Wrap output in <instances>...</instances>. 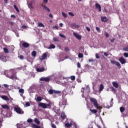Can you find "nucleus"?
I'll return each instance as SVG.
<instances>
[{
    "label": "nucleus",
    "instance_id": "1a4fd4ad",
    "mask_svg": "<svg viewBox=\"0 0 128 128\" xmlns=\"http://www.w3.org/2000/svg\"><path fill=\"white\" fill-rule=\"evenodd\" d=\"M73 34L77 40H82V36H80V35L74 32L73 33Z\"/></svg>",
    "mask_w": 128,
    "mask_h": 128
},
{
    "label": "nucleus",
    "instance_id": "c756f323",
    "mask_svg": "<svg viewBox=\"0 0 128 128\" xmlns=\"http://www.w3.org/2000/svg\"><path fill=\"white\" fill-rule=\"evenodd\" d=\"M125 110L126 109L124 108V107L121 106L120 108V112H124Z\"/></svg>",
    "mask_w": 128,
    "mask_h": 128
},
{
    "label": "nucleus",
    "instance_id": "49530a36",
    "mask_svg": "<svg viewBox=\"0 0 128 128\" xmlns=\"http://www.w3.org/2000/svg\"><path fill=\"white\" fill-rule=\"evenodd\" d=\"M124 56L125 58H128V53L124 52Z\"/></svg>",
    "mask_w": 128,
    "mask_h": 128
},
{
    "label": "nucleus",
    "instance_id": "e2e57ef3",
    "mask_svg": "<svg viewBox=\"0 0 128 128\" xmlns=\"http://www.w3.org/2000/svg\"><path fill=\"white\" fill-rule=\"evenodd\" d=\"M49 16L50 18H54V16H52V14H49Z\"/></svg>",
    "mask_w": 128,
    "mask_h": 128
},
{
    "label": "nucleus",
    "instance_id": "5fc2aeb1",
    "mask_svg": "<svg viewBox=\"0 0 128 128\" xmlns=\"http://www.w3.org/2000/svg\"><path fill=\"white\" fill-rule=\"evenodd\" d=\"M77 66H78V68H80V64L79 62H78L77 63Z\"/></svg>",
    "mask_w": 128,
    "mask_h": 128
},
{
    "label": "nucleus",
    "instance_id": "f3484780",
    "mask_svg": "<svg viewBox=\"0 0 128 128\" xmlns=\"http://www.w3.org/2000/svg\"><path fill=\"white\" fill-rule=\"evenodd\" d=\"M2 100H10V98L6 96H2Z\"/></svg>",
    "mask_w": 128,
    "mask_h": 128
},
{
    "label": "nucleus",
    "instance_id": "052dcab7",
    "mask_svg": "<svg viewBox=\"0 0 128 128\" xmlns=\"http://www.w3.org/2000/svg\"><path fill=\"white\" fill-rule=\"evenodd\" d=\"M44 4H48V0H43Z\"/></svg>",
    "mask_w": 128,
    "mask_h": 128
},
{
    "label": "nucleus",
    "instance_id": "6ab92c4d",
    "mask_svg": "<svg viewBox=\"0 0 128 128\" xmlns=\"http://www.w3.org/2000/svg\"><path fill=\"white\" fill-rule=\"evenodd\" d=\"M43 8L44 10H46V12H50V8H48L46 6H44Z\"/></svg>",
    "mask_w": 128,
    "mask_h": 128
},
{
    "label": "nucleus",
    "instance_id": "393cba45",
    "mask_svg": "<svg viewBox=\"0 0 128 128\" xmlns=\"http://www.w3.org/2000/svg\"><path fill=\"white\" fill-rule=\"evenodd\" d=\"M32 56H34V58H36V51H33L32 52Z\"/></svg>",
    "mask_w": 128,
    "mask_h": 128
},
{
    "label": "nucleus",
    "instance_id": "5701e85b",
    "mask_svg": "<svg viewBox=\"0 0 128 128\" xmlns=\"http://www.w3.org/2000/svg\"><path fill=\"white\" fill-rule=\"evenodd\" d=\"M34 122H36V124H40V122L38 118L34 119Z\"/></svg>",
    "mask_w": 128,
    "mask_h": 128
},
{
    "label": "nucleus",
    "instance_id": "9b49d317",
    "mask_svg": "<svg viewBox=\"0 0 128 128\" xmlns=\"http://www.w3.org/2000/svg\"><path fill=\"white\" fill-rule=\"evenodd\" d=\"M119 62H120V64H126V61L124 58V57H120L119 58Z\"/></svg>",
    "mask_w": 128,
    "mask_h": 128
},
{
    "label": "nucleus",
    "instance_id": "a18cd8bd",
    "mask_svg": "<svg viewBox=\"0 0 128 128\" xmlns=\"http://www.w3.org/2000/svg\"><path fill=\"white\" fill-rule=\"evenodd\" d=\"M123 50H124V52H128V46L125 48H123Z\"/></svg>",
    "mask_w": 128,
    "mask_h": 128
},
{
    "label": "nucleus",
    "instance_id": "2eb2a0df",
    "mask_svg": "<svg viewBox=\"0 0 128 128\" xmlns=\"http://www.w3.org/2000/svg\"><path fill=\"white\" fill-rule=\"evenodd\" d=\"M71 28H80V26L76 24V23H73L71 24Z\"/></svg>",
    "mask_w": 128,
    "mask_h": 128
},
{
    "label": "nucleus",
    "instance_id": "c9c22d12",
    "mask_svg": "<svg viewBox=\"0 0 128 128\" xmlns=\"http://www.w3.org/2000/svg\"><path fill=\"white\" fill-rule=\"evenodd\" d=\"M54 90H52V89L49 90V94H54Z\"/></svg>",
    "mask_w": 128,
    "mask_h": 128
},
{
    "label": "nucleus",
    "instance_id": "58836bf2",
    "mask_svg": "<svg viewBox=\"0 0 128 128\" xmlns=\"http://www.w3.org/2000/svg\"><path fill=\"white\" fill-rule=\"evenodd\" d=\"M32 126H33L34 128H41L40 126H38L36 124H33Z\"/></svg>",
    "mask_w": 128,
    "mask_h": 128
},
{
    "label": "nucleus",
    "instance_id": "4468645a",
    "mask_svg": "<svg viewBox=\"0 0 128 128\" xmlns=\"http://www.w3.org/2000/svg\"><path fill=\"white\" fill-rule=\"evenodd\" d=\"M1 106L4 110H10V106H8V104H3V105H2Z\"/></svg>",
    "mask_w": 128,
    "mask_h": 128
},
{
    "label": "nucleus",
    "instance_id": "864d4df0",
    "mask_svg": "<svg viewBox=\"0 0 128 128\" xmlns=\"http://www.w3.org/2000/svg\"><path fill=\"white\" fill-rule=\"evenodd\" d=\"M86 30H88V32H90V28H88V26H86Z\"/></svg>",
    "mask_w": 128,
    "mask_h": 128
},
{
    "label": "nucleus",
    "instance_id": "b1692460",
    "mask_svg": "<svg viewBox=\"0 0 128 128\" xmlns=\"http://www.w3.org/2000/svg\"><path fill=\"white\" fill-rule=\"evenodd\" d=\"M90 112H91L92 114H96L98 112V110L96 109H94V110L90 109Z\"/></svg>",
    "mask_w": 128,
    "mask_h": 128
},
{
    "label": "nucleus",
    "instance_id": "9d476101",
    "mask_svg": "<svg viewBox=\"0 0 128 128\" xmlns=\"http://www.w3.org/2000/svg\"><path fill=\"white\" fill-rule=\"evenodd\" d=\"M44 68H36V70L38 72H44Z\"/></svg>",
    "mask_w": 128,
    "mask_h": 128
},
{
    "label": "nucleus",
    "instance_id": "ddd939ff",
    "mask_svg": "<svg viewBox=\"0 0 128 128\" xmlns=\"http://www.w3.org/2000/svg\"><path fill=\"white\" fill-rule=\"evenodd\" d=\"M112 64H116V66H120V68H122V66H120V64L118 62H116L114 60H112L111 61Z\"/></svg>",
    "mask_w": 128,
    "mask_h": 128
},
{
    "label": "nucleus",
    "instance_id": "bf43d9fd",
    "mask_svg": "<svg viewBox=\"0 0 128 128\" xmlns=\"http://www.w3.org/2000/svg\"><path fill=\"white\" fill-rule=\"evenodd\" d=\"M111 89L112 90V92H116V88H114L112 87Z\"/></svg>",
    "mask_w": 128,
    "mask_h": 128
},
{
    "label": "nucleus",
    "instance_id": "72a5a7b5",
    "mask_svg": "<svg viewBox=\"0 0 128 128\" xmlns=\"http://www.w3.org/2000/svg\"><path fill=\"white\" fill-rule=\"evenodd\" d=\"M4 52L6 54H8V49L7 48H4Z\"/></svg>",
    "mask_w": 128,
    "mask_h": 128
},
{
    "label": "nucleus",
    "instance_id": "4d7b16f0",
    "mask_svg": "<svg viewBox=\"0 0 128 128\" xmlns=\"http://www.w3.org/2000/svg\"><path fill=\"white\" fill-rule=\"evenodd\" d=\"M96 58H100V56H98V53L96 54Z\"/></svg>",
    "mask_w": 128,
    "mask_h": 128
},
{
    "label": "nucleus",
    "instance_id": "f8f14e48",
    "mask_svg": "<svg viewBox=\"0 0 128 128\" xmlns=\"http://www.w3.org/2000/svg\"><path fill=\"white\" fill-rule=\"evenodd\" d=\"M95 6L96 10H98V12H102V6L98 3H96L95 4Z\"/></svg>",
    "mask_w": 128,
    "mask_h": 128
},
{
    "label": "nucleus",
    "instance_id": "3c124183",
    "mask_svg": "<svg viewBox=\"0 0 128 128\" xmlns=\"http://www.w3.org/2000/svg\"><path fill=\"white\" fill-rule=\"evenodd\" d=\"M28 122H32V119H28L27 120Z\"/></svg>",
    "mask_w": 128,
    "mask_h": 128
},
{
    "label": "nucleus",
    "instance_id": "f704fd0d",
    "mask_svg": "<svg viewBox=\"0 0 128 128\" xmlns=\"http://www.w3.org/2000/svg\"><path fill=\"white\" fill-rule=\"evenodd\" d=\"M59 36H60V38H66V36H64V34H60Z\"/></svg>",
    "mask_w": 128,
    "mask_h": 128
},
{
    "label": "nucleus",
    "instance_id": "bb28decb",
    "mask_svg": "<svg viewBox=\"0 0 128 128\" xmlns=\"http://www.w3.org/2000/svg\"><path fill=\"white\" fill-rule=\"evenodd\" d=\"M18 92L20 94H24V90L22 88L20 89Z\"/></svg>",
    "mask_w": 128,
    "mask_h": 128
},
{
    "label": "nucleus",
    "instance_id": "c03bdc74",
    "mask_svg": "<svg viewBox=\"0 0 128 128\" xmlns=\"http://www.w3.org/2000/svg\"><path fill=\"white\" fill-rule=\"evenodd\" d=\"M64 51L65 52H70V48L68 47H65Z\"/></svg>",
    "mask_w": 128,
    "mask_h": 128
},
{
    "label": "nucleus",
    "instance_id": "39448f33",
    "mask_svg": "<svg viewBox=\"0 0 128 128\" xmlns=\"http://www.w3.org/2000/svg\"><path fill=\"white\" fill-rule=\"evenodd\" d=\"M66 100L62 99L61 100V102H59V106L61 108L62 107V106H66Z\"/></svg>",
    "mask_w": 128,
    "mask_h": 128
},
{
    "label": "nucleus",
    "instance_id": "423d86ee",
    "mask_svg": "<svg viewBox=\"0 0 128 128\" xmlns=\"http://www.w3.org/2000/svg\"><path fill=\"white\" fill-rule=\"evenodd\" d=\"M22 46L23 48H30V44L24 42L22 43Z\"/></svg>",
    "mask_w": 128,
    "mask_h": 128
},
{
    "label": "nucleus",
    "instance_id": "f03ea898",
    "mask_svg": "<svg viewBox=\"0 0 128 128\" xmlns=\"http://www.w3.org/2000/svg\"><path fill=\"white\" fill-rule=\"evenodd\" d=\"M51 106L52 104L50 103L46 104V103L40 102L38 104V106H40L41 108H48V106L50 107Z\"/></svg>",
    "mask_w": 128,
    "mask_h": 128
},
{
    "label": "nucleus",
    "instance_id": "473e14b6",
    "mask_svg": "<svg viewBox=\"0 0 128 128\" xmlns=\"http://www.w3.org/2000/svg\"><path fill=\"white\" fill-rule=\"evenodd\" d=\"M78 56L79 58H84V54L82 53H79L78 54Z\"/></svg>",
    "mask_w": 128,
    "mask_h": 128
},
{
    "label": "nucleus",
    "instance_id": "ea45409f",
    "mask_svg": "<svg viewBox=\"0 0 128 128\" xmlns=\"http://www.w3.org/2000/svg\"><path fill=\"white\" fill-rule=\"evenodd\" d=\"M70 78L72 80H75L76 76H71Z\"/></svg>",
    "mask_w": 128,
    "mask_h": 128
},
{
    "label": "nucleus",
    "instance_id": "dca6fc26",
    "mask_svg": "<svg viewBox=\"0 0 128 128\" xmlns=\"http://www.w3.org/2000/svg\"><path fill=\"white\" fill-rule=\"evenodd\" d=\"M48 56L46 55V53H44L43 55L42 56V58H40V60H46Z\"/></svg>",
    "mask_w": 128,
    "mask_h": 128
},
{
    "label": "nucleus",
    "instance_id": "f257e3e1",
    "mask_svg": "<svg viewBox=\"0 0 128 128\" xmlns=\"http://www.w3.org/2000/svg\"><path fill=\"white\" fill-rule=\"evenodd\" d=\"M90 102H92V104H94V106H95L97 110H100V106H98V100H96V99L94 98H90Z\"/></svg>",
    "mask_w": 128,
    "mask_h": 128
},
{
    "label": "nucleus",
    "instance_id": "e433bc0d",
    "mask_svg": "<svg viewBox=\"0 0 128 128\" xmlns=\"http://www.w3.org/2000/svg\"><path fill=\"white\" fill-rule=\"evenodd\" d=\"M53 40L56 42H58L60 40L58 39V38L55 37L53 38Z\"/></svg>",
    "mask_w": 128,
    "mask_h": 128
},
{
    "label": "nucleus",
    "instance_id": "7ed1b4c3",
    "mask_svg": "<svg viewBox=\"0 0 128 128\" xmlns=\"http://www.w3.org/2000/svg\"><path fill=\"white\" fill-rule=\"evenodd\" d=\"M14 110L17 114H24V110H22V108H20V107L14 108Z\"/></svg>",
    "mask_w": 128,
    "mask_h": 128
},
{
    "label": "nucleus",
    "instance_id": "37998d69",
    "mask_svg": "<svg viewBox=\"0 0 128 128\" xmlns=\"http://www.w3.org/2000/svg\"><path fill=\"white\" fill-rule=\"evenodd\" d=\"M62 92L60 90H54V94H60Z\"/></svg>",
    "mask_w": 128,
    "mask_h": 128
},
{
    "label": "nucleus",
    "instance_id": "8fccbe9b",
    "mask_svg": "<svg viewBox=\"0 0 128 128\" xmlns=\"http://www.w3.org/2000/svg\"><path fill=\"white\" fill-rule=\"evenodd\" d=\"M104 35L106 36V38H108L110 36V34H108V32H106L104 34Z\"/></svg>",
    "mask_w": 128,
    "mask_h": 128
},
{
    "label": "nucleus",
    "instance_id": "0e129e2a",
    "mask_svg": "<svg viewBox=\"0 0 128 128\" xmlns=\"http://www.w3.org/2000/svg\"><path fill=\"white\" fill-rule=\"evenodd\" d=\"M4 88H8V85L6 84H4Z\"/></svg>",
    "mask_w": 128,
    "mask_h": 128
},
{
    "label": "nucleus",
    "instance_id": "4be33fe9",
    "mask_svg": "<svg viewBox=\"0 0 128 128\" xmlns=\"http://www.w3.org/2000/svg\"><path fill=\"white\" fill-rule=\"evenodd\" d=\"M28 6L29 8H34V6H32V1L28 4Z\"/></svg>",
    "mask_w": 128,
    "mask_h": 128
},
{
    "label": "nucleus",
    "instance_id": "69168bd1",
    "mask_svg": "<svg viewBox=\"0 0 128 128\" xmlns=\"http://www.w3.org/2000/svg\"><path fill=\"white\" fill-rule=\"evenodd\" d=\"M88 62H94V60H92V59H90V60H88Z\"/></svg>",
    "mask_w": 128,
    "mask_h": 128
},
{
    "label": "nucleus",
    "instance_id": "7c9ffc66",
    "mask_svg": "<svg viewBox=\"0 0 128 128\" xmlns=\"http://www.w3.org/2000/svg\"><path fill=\"white\" fill-rule=\"evenodd\" d=\"M14 8H15L18 12H20V10H18V7L16 6V5H14Z\"/></svg>",
    "mask_w": 128,
    "mask_h": 128
},
{
    "label": "nucleus",
    "instance_id": "a19ab883",
    "mask_svg": "<svg viewBox=\"0 0 128 128\" xmlns=\"http://www.w3.org/2000/svg\"><path fill=\"white\" fill-rule=\"evenodd\" d=\"M96 30H97V32H100L101 30H100V28H98V27H96Z\"/></svg>",
    "mask_w": 128,
    "mask_h": 128
},
{
    "label": "nucleus",
    "instance_id": "de8ad7c7",
    "mask_svg": "<svg viewBox=\"0 0 128 128\" xmlns=\"http://www.w3.org/2000/svg\"><path fill=\"white\" fill-rule=\"evenodd\" d=\"M26 106H30V102H27L26 103Z\"/></svg>",
    "mask_w": 128,
    "mask_h": 128
},
{
    "label": "nucleus",
    "instance_id": "cd10ccee",
    "mask_svg": "<svg viewBox=\"0 0 128 128\" xmlns=\"http://www.w3.org/2000/svg\"><path fill=\"white\" fill-rule=\"evenodd\" d=\"M49 50L50 48H56V46H54V44H52L50 46L48 47Z\"/></svg>",
    "mask_w": 128,
    "mask_h": 128
},
{
    "label": "nucleus",
    "instance_id": "a878e982",
    "mask_svg": "<svg viewBox=\"0 0 128 128\" xmlns=\"http://www.w3.org/2000/svg\"><path fill=\"white\" fill-rule=\"evenodd\" d=\"M104 84H100V89H99L100 92H102V90H104Z\"/></svg>",
    "mask_w": 128,
    "mask_h": 128
},
{
    "label": "nucleus",
    "instance_id": "13d9d810",
    "mask_svg": "<svg viewBox=\"0 0 128 128\" xmlns=\"http://www.w3.org/2000/svg\"><path fill=\"white\" fill-rule=\"evenodd\" d=\"M104 56H108V54L106 52H104Z\"/></svg>",
    "mask_w": 128,
    "mask_h": 128
},
{
    "label": "nucleus",
    "instance_id": "680f3d73",
    "mask_svg": "<svg viewBox=\"0 0 128 128\" xmlns=\"http://www.w3.org/2000/svg\"><path fill=\"white\" fill-rule=\"evenodd\" d=\"M8 24L10 26H14V22H9Z\"/></svg>",
    "mask_w": 128,
    "mask_h": 128
},
{
    "label": "nucleus",
    "instance_id": "774afa93",
    "mask_svg": "<svg viewBox=\"0 0 128 128\" xmlns=\"http://www.w3.org/2000/svg\"><path fill=\"white\" fill-rule=\"evenodd\" d=\"M22 28H26V26H24V25H23V26H22Z\"/></svg>",
    "mask_w": 128,
    "mask_h": 128
},
{
    "label": "nucleus",
    "instance_id": "aec40b11",
    "mask_svg": "<svg viewBox=\"0 0 128 128\" xmlns=\"http://www.w3.org/2000/svg\"><path fill=\"white\" fill-rule=\"evenodd\" d=\"M112 86H114V88H118V84L116 83V82H112Z\"/></svg>",
    "mask_w": 128,
    "mask_h": 128
},
{
    "label": "nucleus",
    "instance_id": "0eeeda50",
    "mask_svg": "<svg viewBox=\"0 0 128 128\" xmlns=\"http://www.w3.org/2000/svg\"><path fill=\"white\" fill-rule=\"evenodd\" d=\"M101 21L102 22H108V18L106 16H101Z\"/></svg>",
    "mask_w": 128,
    "mask_h": 128
},
{
    "label": "nucleus",
    "instance_id": "79ce46f5",
    "mask_svg": "<svg viewBox=\"0 0 128 128\" xmlns=\"http://www.w3.org/2000/svg\"><path fill=\"white\" fill-rule=\"evenodd\" d=\"M68 14L71 16H74V14L72 12H68Z\"/></svg>",
    "mask_w": 128,
    "mask_h": 128
},
{
    "label": "nucleus",
    "instance_id": "338daca9",
    "mask_svg": "<svg viewBox=\"0 0 128 128\" xmlns=\"http://www.w3.org/2000/svg\"><path fill=\"white\" fill-rule=\"evenodd\" d=\"M53 28H56V30H58V28L57 27V26H54Z\"/></svg>",
    "mask_w": 128,
    "mask_h": 128
},
{
    "label": "nucleus",
    "instance_id": "09e8293b",
    "mask_svg": "<svg viewBox=\"0 0 128 128\" xmlns=\"http://www.w3.org/2000/svg\"><path fill=\"white\" fill-rule=\"evenodd\" d=\"M52 128H56V124H52Z\"/></svg>",
    "mask_w": 128,
    "mask_h": 128
},
{
    "label": "nucleus",
    "instance_id": "20e7f679",
    "mask_svg": "<svg viewBox=\"0 0 128 128\" xmlns=\"http://www.w3.org/2000/svg\"><path fill=\"white\" fill-rule=\"evenodd\" d=\"M7 76L9 78H10V80H14L18 79V77H16V74H14V73L12 74V76L8 75Z\"/></svg>",
    "mask_w": 128,
    "mask_h": 128
},
{
    "label": "nucleus",
    "instance_id": "6e6552de",
    "mask_svg": "<svg viewBox=\"0 0 128 128\" xmlns=\"http://www.w3.org/2000/svg\"><path fill=\"white\" fill-rule=\"evenodd\" d=\"M50 80V79L49 78L42 77L40 78V80H41V82H48Z\"/></svg>",
    "mask_w": 128,
    "mask_h": 128
},
{
    "label": "nucleus",
    "instance_id": "6e6d98bb",
    "mask_svg": "<svg viewBox=\"0 0 128 128\" xmlns=\"http://www.w3.org/2000/svg\"><path fill=\"white\" fill-rule=\"evenodd\" d=\"M20 60H24V56H22V55H20Z\"/></svg>",
    "mask_w": 128,
    "mask_h": 128
},
{
    "label": "nucleus",
    "instance_id": "603ef678",
    "mask_svg": "<svg viewBox=\"0 0 128 128\" xmlns=\"http://www.w3.org/2000/svg\"><path fill=\"white\" fill-rule=\"evenodd\" d=\"M114 40H116V39L114 38H113L112 39H110V42H114Z\"/></svg>",
    "mask_w": 128,
    "mask_h": 128
},
{
    "label": "nucleus",
    "instance_id": "2f4dec72",
    "mask_svg": "<svg viewBox=\"0 0 128 128\" xmlns=\"http://www.w3.org/2000/svg\"><path fill=\"white\" fill-rule=\"evenodd\" d=\"M62 16H64V18H68V15H66V13L62 12Z\"/></svg>",
    "mask_w": 128,
    "mask_h": 128
},
{
    "label": "nucleus",
    "instance_id": "c85d7f7f",
    "mask_svg": "<svg viewBox=\"0 0 128 128\" xmlns=\"http://www.w3.org/2000/svg\"><path fill=\"white\" fill-rule=\"evenodd\" d=\"M38 26H39V28H44V24L40 22L38 24Z\"/></svg>",
    "mask_w": 128,
    "mask_h": 128
},
{
    "label": "nucleus",
    "instance_id": "a211bd4d",
    "mask_svg": "<svg viewBox=\"0 0 128 128\" xmlns=\"http://www.w3.org/2000/svg\"><path fill=\"white\" fill-rule=\"evenodd\" d=\"M72 126V122H67L65 124V126H66V128H70V126Z\"/></svg>",
    "mask_w": 128,
    "mask_h": 128
},
{
    "label": "nucleus",
    "instance_id": "4c0bfd02",
    "mask_svg": "<svg viewBox=\"0 0 128 128\" xmlns=\"http://www.w3.org/2000/svg\"><path fill=\"white\" fill-rule=\"evenodd\" d=\"M42 97H40V96L37 97V100L38 102H42Z\"/></svg>",
    "mask_w": 128,
    "mask_h": 128
},
{
    "label": "nucleus",
    "instance_id": "412c9836",
    "mask_svg": "<svg viewBox=\"0 0 128 128\" xmlns=\"http://www.w3.org/2000/svg\"><path fill=\"white\" fill-rule=\"evenodd\" d=\"M61 118L62 120H66V116L64 113H62L61 114Z\"/></svg>",
    "mask_w": 128,
    "mask_h": 128
}]
</instances>
